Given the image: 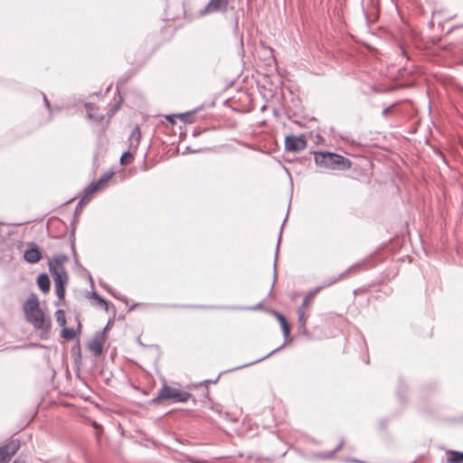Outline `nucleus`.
Masks as SVG:
<instances>
[{
    "mask_svg": "<svg viewBox=\"0 0 463 463\" xmlns=\"http://www.w3.org/2000/svg\"><path fill=\"white\" fill-rule=\"evenodd\" d=\"M307 317L302 307L298 309V332L304 335L309 336V333L306 327Z\"/></svg>",
    "mask_w": 463,
    "mask_h": 463,
    "instance_id": "dca6fc26",
    "label": "nucleus"
},
{
    "mask_svg": "<svg viewBox=\"0 0 463 463\" xmlns=\"http://www.w3.org/2000/svg\"><path fill=\"white\" fill-rule=\"evenodd\" d=\"M307 146V141L303 136H288L285 138V148L290 152H300Z\"/></svg>",
    "mask_w": 463,
    "mask_h": 463,
    "instance_id": "1a4fd4ad",
    "label": "nucleus"
},
{
    "mask_svg": "<svg viewBox=\"0 0 463 463\" xmlns=\"http://www.w3.org/2000/svg\"><path fill=\"white\" fill-rule=\"evenodd\" d=\"M390 111H391V108H385V109L383 110L382 114H383V117H386V116H388V115H389Z\"/></svg>",
    "mask_w": 463,
    "mask_h": 463,
    "instance_id": "c756f323",
    "label": "nucleus"
},
{
    "mask_svg": "<svg viewBox=\"0 0 463 463\" xmlns=\"http://www.w3.org/2000/svg\"><path fill=\"white\" fill-rule=\"evenodd\" d=\"M43 99H44V103H45L46 108L51 111V104H50V102L47 99L45 95H43Z\"/></svg>",
    "mask_w": 463,
    "mask_h": 463,
    "instance_id": "c85d7f7f",
    "label": "nucleus"
},
{
    "mask_svg": "<svg viewBox=\"0 0 463 463\" xmlns=\"http://www.w3.org/2000/svg\"><path fill=\"white\" fill-rule=\"evenodd\" d=\"M191 396V393L187 392L164 384L151 402L155 403L161 400L173 401L175 402H185Z\"/></svg>",
    "mask_w": 463,
    "mask_h": 463,
    "instance_id": "f03ea898",
    "label": "nucleus"
},
{
    "mask_svg": "<svg viewBox=\"0 0 463 463\" xmlns=\"http://www.w3.org/2000/svg\"><path fill=\"white\" fill-rule=\"evenodd\" d=\"M217 380L215 381H206V383H216Z\"/></svg>",
    "mask_w": 463,
    "mask_h": 463,
    "instance_id": "a19ab883",
    "label": "nucleus"
},
{
    "mask_svg": "<svg viewBox=\"0 0 463 463\" xmlns=\"http://www.w3.org/2000/svg\"><path fill=\"white\" fill-rule=\"evenodd\" d=\"M20 446V440L17 439H11L8 443L1 446L0 463H8L19 450Z\"/></svg>",
    "mask_w": 463,
    "mask_h": 463,
    "instance_id": "423d86ee",
    "label": "nucleus"
},
{
    "mask_svg": "<svg viewBox=\"0 0 463 463\" xmlns=\"http://www.w3.org/2000/svg\"><path fill=\"white\" fill-rule=\"evenodd\" d=\"M55 317H56V321H57L59 326H65V325H66V316H65V312L62 309H58L55 312Z\"/></svg>",
    "mask_w": 463,
    "mask_h": 463,
    "instance_id": "393cba45",
    "label": "nucleus"
},
{
    "mask_svg": "<svg viewBox=\"0 0 463 463\" xmlns=\"http://www.w3.org/2000/svg\"><path fill=\"white\" fill-rule=\"evenodd\" d=\"M42 258L43 254L38 246L33 242H30L24 252V260L28 263L34 264L39 262Z\"/></svg>",
    "mask_w": 463,
    "mask_h": 463,
    "instance_id": "9d476101",
    "label": "nucleus"
},
{
    "mask_svg": "<svg viewBox=\"0 0 463 463\" xmlns=\"http://www.w3.org/2000/svg\"><path fill=\"white\" fill-rule=\"evenodd\" d=\"M357 268V266H351L348 269H346L345 272L341 273L339 276L335 277V278H332V279H329L328 280H325L324 283L321 285V286H318L317 288H315L314 289L310 290L304 298L303 299V302H302V305L300 307H302V309L304 310L306 307H307L312 299L314 298V297L323 288H327L331 285H334L335 283H336L337 281L343 279L344 278L346 277V275L352 271L353 269H355Z\"/></svg>",
    "mask_w": 463,
    "mask_h": 463,
    "instance_id": "20e7f679",
    "label": "nucleus"
},
{
    "mask_svg": "<svg viewBox=\"0 0 463 463\" xmlns=\"http://www.w3.org/2000/svg\"><path fill=\"white\" fill-rule=\"evenodd\" d=\"M85 108L87 109L88 117L90 119L95 122H100L103 119V115L98 111V109L93 103H86Z\"/></svg>",
    "mask_w": 463,
    "mask_h": 463,
    "instance_id": "f3484780",
    "label": "nucleus"
},
{
    "mask_svg": "<svg viewBox=\"0 0 463 463\" xmlns=\"http://www.w3.org/2000/svg\"><path fill=\"white\" fill-rule=\"evenodd\" d=\"M89 280L90 282L92 284L93 283V279H92V277L89 274Z\"/></svg>",
    "mask_w": 463,
    "mask_h": 463,
    "instance_id": "ea45409f",
    "label": "nucleus"
},
{
    "mask_svg": "<svg viewBox=\"0 0 463 463\" xmlns=\"http://www.w3.org/2000/svg\"><path fill=\"white\" fill-rule=\"evenodd\" d=\"M28 321L37 329H43L44 327V314L39 309L31 313L26 314Z\"/></svg>",
    "mask_w": 463,
    "mask_h": 463,
    "instance_id": "ddd939ff",
    "label": "nucleus"
},
{
    "mask_svg": "<svg viewBox=\"0 0 463 463\" xmlns=\"http://www.w3.org/2000/svg\"><path fill=\"white\" fill-rule=\"evenodd\" d=\"M71 249H72V251H73L74 259L77 261V254H76V251H75V248H74V243L73 242L71 243Z\"/></svg>",
    "mask_w": 463,
    "mask_h": 463,
    "instance_id": "2f4dec72",
    "label": "nucleus"
},
{
    "mask_svg": "<svg viewBox=\"0 0 463 463\" xmlns=\"http://www.w3.org/2000/svg\"><path fill=\"white\" fill-rule=\"evenodd\" d=\"M109 323H108V325L105 326V328L103 329V331H102V332L104 333V331H105V330H107V329H109Z\"/></svg>",
    "mask_w": 463,
    "mask_h": 463,
    "instance_id": "e433bc0d",
    "label": "nucleus"
},
{
    "mask_svg": "<svg viewBox=\"0 0 463 463\" xmlns=\"http://www.w3.org/2000/svg\"><path fill=\"white\" fill-rule=\"evenodd\" d=\"M24 309L25 314L39 310V301L36 295L32 294L24 304Z\"/></svg>",
    "mask_w": 463,
    "mask_h": 463,
    "instance_id": "2eb2a0df",
    "label": "nucleus"
},
{
    "mask_svg": "<svg viewBox=\"0 0 463 463\" xmlns=\"http://www.w3.org/2000/svg\"><path fill=\"white\" fill-rule=\"evenodd\" d=\"M315 163L317 166L329 170H346L351 167L348 158L332 152H315Z\"/></svg>",
    "mask_w": 463,
    "mask_h": 463,
    "instance_id": "f257e3e1",
    "label": "nucleus"
},
{
    "mask_svg": "<svg viewBox=\"0 0 463 463\" xmlns=\"http://www.w3.org/2000/svg\"><path fill=\"white\" fill-rule=\"evenodd\" d=\"M200 150H193L194 153H196V152H199ZM192 150H190V148L187 146L185 148V151L183 152V154H187V153H191Z\"/></svg>",
    "mask_w": 463,
    "mask_h": 463,
    "instance_id": "7c9ffc66",
    "label": "nucleus"
},
{
    "mask_svg": "<svg viewBox=\"0 0 463 463\" xmlns=\"http://www.w3.org/2000/svg\"><path fill=\"white\" fill-rule=\"evenodd\" d=\"M55 283L56 295L60 299H63L65 297V287L68 283L67 274H56L53 276Z\"/></svg>",
    "mask_w": 463,
    "mask_h": 463,
    "instance_id": "9b49d317",
    "label": "nucleus"
},
{
    "mask_svg": "<svg viewBox=\"0 0 463 463\" xmlns=\"http://www.w3.org/2000/svg\"><path fill=\"white\" fill-rule=\"evenodd\" d=\"M275 317H277L278 321L279 322L280 324V326H281V329H282V333H283V336L285 338H288L289 336V334H290V327L288 324V321L286 319V317L281 315L280 313L279 312H275Z\"/></svg>",
    "mask_w": 463,
    "mask_h": 463,
    "instance_id": "6ab92c4d",
    "label": "nucleus"
},
{
    "mask_svg": "<svg viewBox=\"0 0 463 463\" xmlns=\"http://www.w3.org/2000/svg\"><path fill=\"white\" fill-rule=\"evenodd\" d=\"M69 258L67 255L60 253L53 256L49 261V271L54 276L56 274H67L64 269V263L68 261Z\"/></svg>",
    "mask_w": 463,
    "mask_h": 463,
    "instance_id": "0eeeda50",
    "label": "nucleus"
},
{
    "mask_svg": "<svg viewBox=\"0 0 463 463\" xmlns=\"http://www.w3.org/2000/svg\"><path fill=\"white\" fill-rule=\"evenodd\" d=\"M123 99L122 98H119V99L118 100V102L115 104L114 108L108 113V116L109 118H111L113 117V115L115 114V112L117 110L119 109L120 106H121V103H122Z\"/></svg>",
    "mask_w": 463,
    "mask_h": 463,
    "instance_id": "cd10ccee",
    "label": "nucleus"
},
{
    "mask_svg": "<svg viewBox=\"0 0 463 463\" xmlns=\"http://www.w3.org/2000/svg\"><path fill=\"white\" fill-rule=\"evenodd\" d=\"M229 0H210L205 6L206 13L224 12L227 10Z\"/></svg>",
    "mask_w": 463,
    "mask_h": 463,
    "instance_id": "4468645a",
    "label": "nucleus"
},
{
    "mask_svg": "<svg viewBox=\"0 0 463 463\" xmlns=\"http://www.w3.org/2000/svg\"><path fill=\"white\" fill-rule=\"evenodd\" d=\"M76 335H77L76 331L71 328L63 326V328L61 331V336L69 341L75 338Z\"/></svg>",
    "mask_w": 463,
    "mask_h": 463,
    "instance_id": "5701e85b",
    "label": "nucleus"
},
{
    "mask_svg": "<svg viewBox=\"0 0 463 463\" xmlns=\"http://www.w3.org/2000/svg\"><path fill=\"white\" fill-rule=\"evenodd\" d=\"M198 135V132L197 131H194V136L196 137Z\"/></svg>",
    "mask_w": 463,
    "mask_h": 463,
    "instance_id": "79ce46f5",
    "label": "nucleus"
},
{
    "mask_svg": "<svg viewBox=\"0 0 463 463\" xmlns=\"http://www.w3.org/2000/svg\"><path fill=\"white\" fill-rule=\"evenodd\" d=\"M13 463H24V462L18 458V459H15Z\"/></svg>",
    "mask_w": 463,
    "mask_h": 463,
    "instance_id": "58836bf2",
    "label": "nucleus"
},
{
    "mask_svg": "<svg viewBox=\"0 0 463 463\" xmlns=\"http://www.w3.org/2000/svg\"><path fill=\"white\" fill-rule=\"evenodd\" d=\"M450 456L447 458L448 463H463V453L458 451H451Z\"/></svg>",
    "mask_w": 463,
    "mask_h": 463,
    "instance_id": "4be33fe9",
    "label": "nucleus"
},
{
    "mask_svg": "<svg viewBox=\"0 0 463 463\" xmlns=\"http://www.w3.org/2000/svg\"><path fill=\"white\" fill-rule=\"evenodd\" d=\"M114 172L112 170H109L104 173L99 180L92 184H90L85 188V194L82 198L80 200L79 204H81L84 202H89L90 200L91 195L98 190L103 189L107 183L113 177Z\"/></svg>",
    "mask_w": 463,
    "mask_h": 463,
    "instance_id": "39448f33",
    "label": "nucleus"
},
{
    "mask_svg": "<svg viewBox=\"0 0 463 463\" xmlns=\"http://www.w3.org/2000/svg\"><path fill=\"white\" fill-rule=\"evenodd\" d=\"M345 444V440L344 439H341V441L339 442V444L330 452L328 453H326V454H319L317 456L318 458H321V459H329V458H332L335 454L336 452H338L344 446Z\"/></svg>",
    "mask_w": 463,
    "mask_h": 463,
    "instance_id": "aec40b11",
    "label": "nucleus"
},
{
    "mask_svg": "<svg viewBox=\"0 0 463 463\" xmlns=\"http://www.w3.org/2000/svg\"><path fill=\"white\" fill-rule=\"evenodd\" d=\"M37 284L39 288L44 292L47 293L50 290V279L47 274L42 273L37 278Z\"/></svg>",
    "mask_w": 463,
    "mask_h": 463,
    "instance_id": "a211bd4d",
    "label": "nucleus"
},
{
    "mask_svg": "<svg viewBox=\"0 0 463 463\" xmlns=\"http://www.w3.org/2000/svg\"><path fill=\"white\" fill-rule=\"evenodd\" d=\"M69 258L67 255L60 253L53 256L49 261V271L54 276L56 274H67L64 269V263L68 261Z\"/></svg>",
    "mask_w": 463,
    "mask_h": 463,
    "instance_id": "6e6552de",
    "label": "nucleus"
},
{
    "mask_svg": "<svg viewBox=\"0 0 463 463\" xmlns=\"http://www.w3.org/2000/svg\"><path fill=\"white\" fill-rule=\"evenodd\" d=\"M350 461L354 462V463H362L360 460H357V459H351Z\"/></svg>",
    "mask_w": 463,
    "mask_h": 463,
    "instance_id": "c9c22d12",
    "label": "nucleus"
},
{
    "mask_svg": "<svg viewBox=\"0 0 463 463\" xmlns=\"http://www.w3.org/2000/svg\"><path fill=\"white\" fill-rule=\"evenodd\" d=\"M197 110H191L184 113H181L178 115V117L184 122V123H193L194 122V116L196 113Z\"/></svg>",
    "mask_w": 463,
    "mask_h": 463,
    "instance_id": "b1692460",
    "label": "nucleus"
},
{
    "mask_svg": "<svg viewBox=\"0 0 463 463\" xmlns=\"http://www.w3.org/2000/svg\"><path fill=\"white\" fill-rule=\"evenodd\" d=\"M261 307H262V304H261V303H260V304H258L257 306H255L254 307H251L250 309H253V310H259V309H260V308H261Z\"/></svg>",
    "mask_w": 463,
    "mask_h": 463,
    "instance_id": "473e14b6",
    "label": "nucleus"
},
{
    "mask_svg": "<svg viewBox=\"0 0 463 463\" xmlns=\"http://www.w3.org/2000/svg\"><path fill=\"white\" fill-rule=\"evenodd\" d=\"M280 239H281V235H279V237L278 244H277V248H276L275 260H274V279H273L272 287L274 286V284L276 282V279H277V261H278Z\"/></svg>",
    "mask_w": 463,
    "mask_h": 463,
    "instance_id": "a878e982",
    "label": "nucleus"
},
{
    "mask_svg": "<svg viewBox=\"0 0 463 463\" xmlns=\"http://www.w3.org/2000/svg\"><path fill=\"white\" fill-rule=\"evenodd\" d=\"M141 139V132L138 126H136L128 137V150L120 156V164L127 165L134 160V153L137 150Z\"/></svg>",
    "mask_w": 463,
    "mask_h": 463,
    "instance_id": "7ed1b4c3",
    "label": "nucleus"
},
{
    "mask_svg": "<svg viewBox=\"0 0 463 463\" xmlns=\"http://www.w3.org/2000/svg\"><path fill=\"white\" fill-rule=\"evenodd\" d=\"M105 341L103 332L96 333L94 338L89 342L88 347L89 349L96 355H99L103 351V343Z\"/></svg>",
    "mask_w": 463,
    "mask_h": 463,
    "instance_id": "f8f14e48",
    "label": "nucleus"
},
{
    "mask_svg": "<svg viewBox=\"0 0 463 463\" xmlns=\"http://www.w3.org/2000/svg\"><path fill=\"white\" fill-rule=\"evenodd\" d=\"M173 117H175V115H172V116H166V119H167L168 121L173 122V121H174V120H173V118H172Z\"/></svg>",
    "mask_w": 463,
    "mask_h": 463,
    "instance_id": "f704fd0d",
    "label": "nucleus"
},
{
    "mask_svg": "<svg viewBox=\"0 0 463 463\" xmlns=\"http://www.w3.org/2000/svg\"><path fill=\"white\" fill-rule=\"evenodd\" d=\"M109 323H108V325L105 326V328L103 329V331H102V332L104 333V331H105V330H107V329H109Z\"/></svg>",
    "mask_w": 463,
    "mask_h": 463,
    "instance_id": "4c0bfd02",
    "label": "nucleus"
},
{
    "mask_svg": "<svg viewBox=\"0 0 463 463\" xmlns=\"http://www.w3.org/2000/svg\"><path fill=\"white\" fill-rule=\"evenodd\" d=\"M283 347H284V345H281L280 346H279L278 348L274 349L273 351H271V352H270V353H269L268 354H266V355H264V356H262V357H260V358H259V359H257V360H255V361H253V362H250V363L246 364H244V365L239 366V367H237V368H238V369H240V368H244V367H247V366H250V365L255 364H257V363H259V362H261V361L265 360L266 358H268V357H269V356L273 355V354H276L277 352L280 351L281 349H283Z\"/></svg>",
    "mask_w": 463,
    "mask_h": 463,
    "instance_id": "412c9836",
    "label": "nucleus"
},
{
    "mask_svg": "<svg viewBox=\"0 0 463 463\" xmlns=\"http://www.w3.org/2000/svg\"><path fill=\"white\" fill-rule=\"evenodd\" d=\"M91 297L99 301L100 305L105 306V308L108 309V302L101 298L96 291L91 292Z\"/></svg>",
    "mask_w": 463,
    "mask_h": 463,
    "instance_id": "bb28decb",
    "label": "nucleus"
},
{
    "mask_svg": "<svg viewBox=\"0 0 463 463\" xmlns=\"http://www.w3.org/2000/svg\"><path fill=\"white\" fill-rule=\"evenodd\" d=\"M87 203V202H84V203ZM82 204H83V203H82L81 204H79V203H78V204H77V206H76L75 211L77 212L78 210H80V209L81 208Z\"/></svg>",
    "mask_w": 463,
    "mask_h": 463,
    "instance_id": "72a5a7b5",
    "label": "nucleus"
}]
</instances>
